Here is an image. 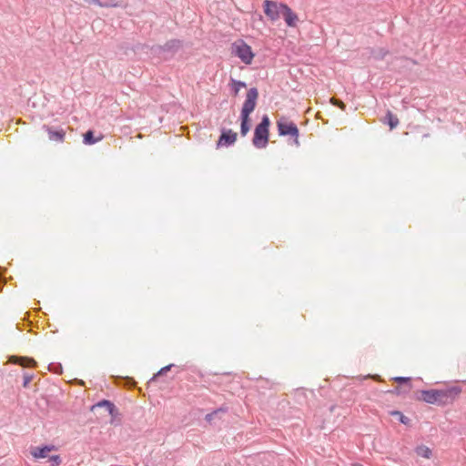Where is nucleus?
<instances>
[{
    "instance_id": "nucleus-1",
    "label": "nucleus",
    "mask_w": 466,
    "mask_h": 466,
    "mask_svg": "<svg viewBox=\"0 0 466 466\" xmlns=\"http://www.w3.org/2000/svg\"><path fill=\"white\" fill-rule=\"evenodd\" d=\"M461 392L460 386H451L441 390H426L421 391V399L430 404L446 405L455 400Z\"/></svg>"
},
{
    "instance_id": "nucleus-2",
    "label": "nucleus",
    "mask_w": 466,
    "mask_h": 466,
    "mask_svg": "<svg viewBox=\"0 0 466 466\" xmlns=\"http://www.w3.org/2000/svg\"><path fill=\"white\" fill-rule=\"evenodd\" d=\"M270 122L268 116L262 117L261 122L256 127L254 131L253 145L258 148H264L268 142Z\"/></svg>"
},
{
    "instance_id": "nucleus-3",
    "label": "nucleus",
    "mask_w": 466,
    "mask_h": 466,
    "mask_svg": "<svg viewBox=\"0 0 466 466\" xmlns=\"http://www.w3.org/2000/svg\"><path fill=\"white\" fill-rule=\"evenodd\" d=\"M232 54L238 56L244 64L250 65L254 59L255 54L250 46L244 40H236L231 46Z\"/></svg>"
},
{
    "instance_id": "nucleus-4",
    "label": "nucleus",
    "mask_w": 466,
    "mask_h": 466,
    "mask_svg": "<svg viewBox=\"0 0 466 466\" xmlns=\"http://www.w3.org/2000/svg\"><path fill=\"white\" fill-rule=\"evenodd\" d=\"M277 127L280 136H290L294 138V144L299 146V129L294 122L285 116H281L277 121Z\"/></svg>"
},
{
    "instance_id": "nucleus-5",
    "label": "nucleus",
    "mask_w": 466,
    "mask_h": 466,
    "mask_svg": "<svg viewBox=\"0 0 466 466\" xmlns=\"http://www.w3.org/2000/svg\"><path fill=\"white\" fill-rule=\"evenodd\" d=\"M258 97V92L257 88L253 87L248 91L246 100L241 109L240 116H249V115L254 111L256 107Z\"/></svg>"
},
{
    "instance_id": "nucleus-6",
    "label": "nucleus",
    "mask_w": 466,
    "mask_h": 466,
    "mask_svg": "<svg viewBox=\"0 0 466 466\" xmlns=\"http://www.w3.org/2000/svg\"><path fill=\"white\" fill-rule=\"evenodd\" d=\"M284 5V4H279L274 1L265 0L264 13L270 20L276 21L280 17Z\"/></svg>"
},
{
    "instance_id": "nucleus-7",
    "label": "nucleus",
    "mask_w": 466,
    "mask_h": 466,
    "mask_svg": "<svg viewBox=\"0 0 466 466\" xmlns=\"http://www.w3.org/2000/svg\"><path fill=\"white\" fill-rule=\"evenodd\" d=\"M99 409H105L106 411L114 419L116 418L119 413L118 410L116 407V405L108 400H101L98 402L95 403L91 406L90 410L93 412H96V410Z\"/></svg>"
},
{
    "instance_id": "nucleus-8",
    "label": "nucleus",
    "mask_w": 466,
    "mask_h": 466,
    "mask_svg": "<svg viewBox=\"0 0 466 466\" xmlns=\"http://www.w3.org/2000/svg\"><path fill=\"white\" fill-rule=\"evenodd\" d=\"M236 140L237 133L233 132L232 130L223 131L217 143V147L231 145L235 143Z\"/></svg>"
},
{
    "instance_id": "nucleus-9",
    "label": "nucleus",
    "mask_w": 466,
    "mask_h": 466,
    "mask_svg": "<svg viewBox=\"0 0 466 466\" xmlns=\"http://www.w3.org/2000/svg\"><path fill=\"white\" fill-rule=\"evenodd\" d=\"M56 450L54 445H44L41 447H35L31 451V455L35 459H44L48 456V452Z\"/></svg>"
},
{
    "instance_id": "nucleus-10",
    "label": "nucleus",
    "mask_w": 466,
    "mask_h": 466,
    "mask_svg": "<svg viewBox=\"0 0 466 466\" xmlns=\"http://www.w3.org/2000/svg\"><path fill=\"white\" fill-rule=\"evenodd\" d=\"M44 129L48 133L50 140L56 142H63L65 140L66 132L64 129L60 128L58 130H54L49 126H44Z\"/></svg>"
},
{
    "instance_id": "nucleus-11",
    "label": "nucleus",
    "mask_w": 466,
    "mask_h": 466,
    "mask_svg": "<svg viewBox=\"0 0 466 466\" xmlns=\"http://www.w3.org/2000/svg\"><path fill=\"white\" fill-rule=\"evenodd\" d=\"M281 15L289 26H296L299 17L287 5H284Z\"/></svg>"
},
{
    "instance_id": "nucleus-12",
    "label": "nucleus",
    "mask_w": 466,
    "mask_h": 466,
    "mask_svg": "<svg viewBox=\"0 0 466 466\" xmlns=\"http://www.w3.org/2000/svg\"><path fill=\"white\" fill-rule=\"evenodd\" d=\"M10 362L18 364L22 367H34L35 365V360L27 357H15L10 358Z\"/></svg>"
},
{
    "instance_id": "nucleus-13",
    "label": "nucleus",
    "mask_w": 466,
    "mask_h": 466,
    "mask_svg": "<svg viewBox=\"0 0 466 466\" xmlns=\"http://www.w3.org/2000/svg\"><path fill=\"white\" fill-rule=\"evenodd\" d=\"M398 382V385L396 386L395 390H393L396 392V394H405L410 391L411 388L410 381L411 380H396Z\"/></svg>"
},
{
    "instance_id": "nucleus-14",
    "label": "nucleus",
    "mask_w": 466,
    "mask_h": 466,
    "mask_svg": "<svg viewBox=\"0 0 466 466\" xmlns=\"http://www.w3.org/2000/svg\"><path fill=\"white\" fill-rule=\"evenodd\" d=\"M228 411L227 408L220 407L210 413H208L205 417V420L212 423L216 419H220L222 414H225Z\"/></svg>"
},
{
    "instance_id": "nucleus-15",
    "label": "nucleus",
    "mask_w": 466,
    "mask_h": 466,
    "mask_svg": "<svg viewBox=\"0 0 466 466\" xmlns=\"http://www.w3.org/2000/svg\"><path fill=\"white\" fill-rule=\"evenodd\" d=\"M415 452L418 456L426 458V459H430L432 455L431 450L425 445H420V446L416 447Z\"/></svg>"
},
{
    "instance_id": "nucleus-16",
    "label": "nucleus",
    "mask_w": 466,
    "mask_h": 466,
    "mask_svg": "<svg viewBox=\"0 0 466 466\" xmlns=\"http://www.w3.org/2000/svg\"><path fill=\"white\" fill-rule=\"evenodd\" d=\"M103 139V136H99L98 137H94V133L91 130H88L84 134V143L86 145H93L98 141H101Z\"/></svg>"
},
{
    "instance_id": "nucleus-17",
    "label": "nucleus",
    "mask_w": 466,
    "mask_h": 466,
    "mask_svg": "<svg viewBox=\"0 0 466 466\" xmlns=\"http://www.w3.org/2000/svg\"><path fill=\"white\" fill-rule=\"evenodd\" d=\"M390 414L395 417L400 423L404 425H409L410 422V419L405 416L401 411L400 410H392L390 411Z\"/></svg>"
},
{
    "instance_id": "nucleus-18",
    "label": "nucleus",
    "mask_w": 466,
    "mask_h": 466,
    "mask_svg": "<svg viewBox=\"0 0 466 466\" xmlns=\"http://www.w3.org/2000/svg\"><path fill=\"white\" fill-rule=\"evenodd\" d=\"M249 116H241V126H240V133L244 137L249 131Z\"/></svg>"
},
{
    "instance_id": "nucleus-19",
    "label": "nucleus",
    "mask_w": 466,
    "mask_h": 466,
    "mask_svg": "<svg viewBox=\"0 0 466 466\" xmlns=\"http://www.w3.org/2000/svg\"><path fill=\"white\" fill-rule=\"evenodd\" d=\"M386 117L388 119V124L390 126V130L395 128L400 123L398 117L394 116L390 111L387 112Z\"/></svg>"
},
{
    "instance_id": "nucleus-20",
    "label": "nucleus",
    "mask_w": 466,
    "mask_h": 466,
    "mask_svg": "<svg viewBox=\"0 0 466 466\" xmlns=\"http://www.w3.org/2000/svg\"><path fill=\"white\" fill-rule=\"evenodd\" d=\"M246 86V84L244 82H241V81H237V80H233L232 81V87H233V90H234V95L235 96H238L239 90L242 88V87H245Z\"/></svg>"
},
{
    "instance_id": "nucleus-21",
    "label": "nucleus",
    "mask_w": 466,
    "mask_h": 466,
    "mask_svg": "<svg viewBox=\"0 0 466 466\" xmlns=\"http://www.w3.org/2000/svg\"><path fill=\"white\" fill-rule=\"evenodd\" d=\"M49 461L52 466H59L62 462L59 455H52L49 457Z\"/></svg>"
},
{
    "instance_id": "nucleus-22",
    "label": "nucleus",
    "mask_w": 466,
    "mask_h": 466,
    "mask_svg": "<svg viewBox=\"0 0 466 466\" xmlns=\"http://www.w3.org/2000/svg\"><path fill=\"white\" fill-rule=\"evenodd\" d=\"M330 103L334 106H339L342 110H344L346 107L345 104L342 101L336 99L334 97L330 98Z\"/></svg>"
},
{
    "instance_id": "nucleus-23",
    "label": "nucleus",
    "mask_w": 466,
    "mask_h": 466,
    "mask_svg": "<svg viewBox=\"0 0 466 466\" xmlns=\"http://www.w3.org/2000/svg\"><path fill=\"white\" fill-rule=\"evenodd\" d=\"M171 366H172V365H167V366H166V367L162 368V369H161V370H159V371H158V372H157V373L153 377V379H155V377H157V376H164V375L166 374V372H167V370H170Z\"/></svg>"
},
{
    "instance_id": "nucleus-24",
    "label": "nucleus",
    "mask_w": 466,
    "mask_h": 466,
    "mask_svg": "<svg viewBox=\"0 0 466 466\" xmlns=\"http://www.w3.org/2000/svg\"><path fill=\"white\" fill-rule=\"evenodd\" d=\"M120 382H124L123 385L124 386H128V387H135L137 385V381L134 380H119Z\"/></svg>"
},
{
    "instance_id": "nucleus-25",
    "label": "nucleus",
    "mask_w": 466,
    "mask_h": 466,
    "mask_svg": "<svg viewBox=\"0 0 466 466\" xmlns=\"http://www.w3.org/2000/svg\"><path fill=\"white\" fill-rule=\"evenodd\" d=\"M32 380H23V386L25 388H27L29 386V383L31 382Z\"/></svg>"
},
{
    "instance_id": "nucleus-26",
    "label": "nucleus",
    "mask_w": 466,
    "mask_h": 466,
    "mask_svg": "<svg viewBox=\"0 0 466 466\" xmlns=\"http://www.w3.org/2000/svg\"><path fill=\"white\" fill-rule=\"evenodd\" d=\"M113 379H125V380H127V379H131V378H130V377H128V376H124V377H122V376H116V377H114Z\"/></svg>"
},
{
    "instance_id": "nucleus-27",
    "label": "nucleus",
    "mask_w": 466,
    "mask_h": 466,
    "mask_svg": "<svg viewBox=\"0 0 466 466\" xmlns=\"http://www.w3.org/2000/svg\"><path fill=\"white\" fill-rule=\"evenodd\" d=\"M365 379H371V380H374V379H380V377L378 376H371V375H368L365 377Z\"/></svg>"
},
{
    "instance_id": "nucleus-28",
    "label": "nucleus",
    "mask_w": 466,
    "mask_h": 466,
    "mask_svg": "<svg viewBox=\"0 0 466 466\" xmlns=\"http://www.w3.org/2000/svg\"><path fill=\"white\" fill-rule=\"evenodd\" d=\"M23 377H24V379L28 380V379H32L33 375L25 374Z\"/></svg>"
},
{
    "instance_id": "nucleus-29",
    "label": "nucleus",
    "mask_w": 466,
    "mask_h": 466,
    "mask_svg": "<svg viewBox=\"0 0 466 466\" xmlns=\"http://www.w3.org/2000/svg\"><path fill=\"white\" fill-rule=\"evenodd\" d=\"M73 380H68V382H72ZM83 386H86L84 380H79Z\"/></svg>"
},
{
    "instance_id": "nucleus-30",
    "label": "nucleus",
    "mask_w": 466,
    "mask_h": 466,
    "mask_svg": "<svg viewBox=\"0 0 466 466\" xmlns=\"http://www.w3.org/2000/svg\"><path fill=\"white\" fill-rule=\"evenodd\" d=\"M394 379H400V380H402V379H407L406 377H395Z\"/></svg>"
},
{
    "instance_id": "nucleus-31",
    "label": "nucleus",
    "mask_w": 466,
    "mask_h": 466,
    "mask_svg": "<svg viewBox=\"0 0 466 466\" xmlns=\"http://www.w3.org/2000/svg\"><path fill=\"white\" fill-rule=\"evenodd\" d=\"M157 380H148V383H151V382H157Z\"/></svg>"
}]
</instances>
